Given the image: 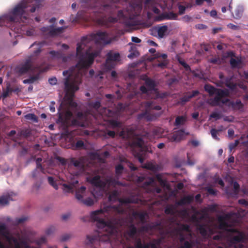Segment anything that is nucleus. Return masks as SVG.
Masks as SVG:
<instances>
[{"mask_svg": "<svg viewBox=\"0 0 248 248\" xmlns=\"http://www.w3.org/2000/svg\"><path fill=\"white\" fill-rule=\"evenodd\" d=\"M208 62L210 63L218 65L221 63V60L219 57L211 58L209 60Z\"/></svg>", "mask_w": 248, "mask_h": 248, "instance_id": "5fc2aeb1", "label": "nucleus"}, {"mask_svg": "<svg viewBox=\"0 0 248 248\" xmlns=\"http://www.w3.org/2000/svg\"><path fill=\"white\" fill-rule=\"evenodd\" d=\"M37 169H39L41 170V171L44 173V169L41 163H36V169L34 170L32 172V177L35 178L37 176V173H39V171L37 170Z\"/></svg>", "mask_w": 248, "mask_h": 248, "instance_id": "c03bdc74", "label": "nucleus"}, {"mask_svg": "<svg viewBox=\"0 0 248 248\" xmlns=\"http://www.w3.org/2000/svg\"><path fill=\"white\" fill-rule=\"evenodd\" d=\"M193 200V197L190 195H188L184 197L177 202V204L179 206H183L186 204L190 203Z\"/></svg>", "mask_w": 248, "mask_h": 248, "instance_id": "b1692460", "label": "nucleus"}, {"mask_svg": "<svg viewBox=\"0 0 248 248\" xmlns=\"http://www.w3.org/2000/svg\"><path fill=\"white\" fill-rule=\"evenodd\" d=\"M124 167L121 164L117 165L115 167V172L117 174H120L122 173Z\"/></svg>", "mask_w": 248, "mask_h": 248, "instance_id": "0e129e2a", "label": "nucleus"}, {"mask_svg": "<svg viewBox=\"0 0 248 248\" xmlns=\"http://www.w3.org/2000/svg\"><path fill=\"white\" fill-rule=\"evenodd\" d=\"M177 18V15L173 12H170L168 13H166L165 14L162 15L160 16V20L163 19H171V20H176Z\"/></svg>", "mask_w": 248, "mask_h": 248, "instance_id": "2f4dec72", "label": "nucleus"}, {"mask_svg": "<svg viewBox=\"0 0 248 248\" xmlns=\"http://www.w3.org/2000/svg\"><path fill=\"white\" fill-rule=\"evenodd\" d=\"M124 131H123L122 132V135H124V137L126 138L127 139H130L131 138H134L135 136V132L133 130H130L127 131V135H124Z\"/></svg>", "mask_w": 248, "mask_h": 248, "instance_id": "3c124183", "label": "nucleus"}, {"mask_svg": "<svg viewBox=\"0 0 248 248\" xmlns=\"http://www.w3.org/2000/svg\"><path fill=\"white\" fill-rule=\"evenodd\" d=\"M135 215L138 216L142 222L144 221L146 216L145 213L143 212H136Z\"/></svg>", "mask_w": 248, "mask_h": 248, "instance_id": "e2e57ef3", "label": "nucleus"}, {"mask_svg": "<svg viewBox=\"0 0 248 248\" xmlns=\"http://www.w3.org/2000/svg\"><path fill=\"white\" fill-rule=\"evenodd\" d=\"M136 181L139 185H142L143 187H146L154 183L155 178L142 174L137 177Z\"/></svg>", "mask_w": 248, "mask_h": 248, "instance_id": "ddd939ff", "label": "nucleus"}, {"mask_svg": "<svg viewBox=\"0 0 248 248\" xmlns=\"http://www.w3.org/2000/svg\"><path fill=\"white\" fill-rule=\"evenodd\" d=\"M177 60L179 63L182 65L186 70L188 71L190 69V66L184 60H182L180 57H177Z\"/></svg>", "mask_w": 248, "mask_h": 248, "instance_id": "8fccbe9b", "label": "nucleus"}, {"mask_svg": "<svg viewBox=\"0 0 248 248\" xmlns=\"http://www.w3.org/2000/svg\"><path fill=\"white\" fill-rule=\"evenodd\" d=\"M195 243L193 240L186 241L178 248H193Z\"/></svg>", "mask_w": 248, "mask_h": 248, "instance_id": "4c0bfd02", "label": "nucleus"}, {"mask_svg": "<svg viewBox=\"0 0 248 248\" xmlns=\"http://www.w3.org/2000/svg\"><path fill=\"white\" fill-rule=\"evenodd\" d=\"M91 183L98 187L104 188L106 186V183L100 179L99 175L94 176L91 180Z\"/></svg>", "mask_w": 248, "mask_h": 248, "instance_id": "aec40b11", "label": "nucleus"}, {"mask_svg": "<svg viewBox=\"0 0 248 248\" xmlns=\"http://www.w3.org/2000/svg\"><path fill=\"white\" fill-rule=\"evenodd\" d=\"M186 120L187 119L186 116H177L175 119V121L174 124L176 126L184 125Z\"/></svg>", "mask_w": 248, "mask_h": 248, "instance_id": "72a5a7b5", "label": "nucleus"}, {"mask_svg": "<svg viewBox=\"0 0 248 248\" xmlns=\"http://www.w3.org/2000/svg\"><path fill=\"white\" fill-rule=\"evenodd\" d=\"M188 134V133H185L184 129H180L173 133L170 137V140L173 141H180L183 139L185 135Z\"/></svg>", "mask_w": 248, "mask_h": 248, "instance_id": "dca6fc26", "label": "nucleus"}, {"mask_svg": "<svg viewBox=\"0 0 248 248\" xmlns=\"http://www.w3.org/2000/svg\"><path fill=\"white\" fill-rule=\"evenodd\" d=\"M83 157H80L78 159L72 158L71 164H72L75 168H72L70 166L69 167V170L71 174L73 176H79L85 171V164Z\"/></svg>", "mask_w": 248, "mask_h": 248, "instance_id": "0eeeda50", "label": "nucleus"}, {"mask_svg": "<svg viewBox=\"0 0 248 248\" xmlns=\"http://www.w3.org/2000/svg\"><path fill=\"white\" fill-rule=\"evenodd\" d=\"M200 92L198 90L193 91L192 92H188L186 94L181 97L179 100V103L181 105H184L191 98L199 95Z\"/></svg>", "mask_w": 248, "mask_h": 248, "instance_id": "4468645a", "label": "nucleus"}, {"mask_svg": "<svg viewBox=\"0 0 248 248\" xmlns=\"http://www.w3.org/2000/svg\"><path fill=\"white\" fill-rule=\"evenodd\" d=\"M165 213L167 215H173L174 214V208L172 206H167L165 209Z\"/></svg>", "mask_w": 248, "mask_h": 248, "instance_id": "4d7b16f0", "label": "nucleus"}, {"mask_svg": "<svg viewBox=\"0 0 248 248\" xmlns=\"http://www.w3.org/2000/svg\"><path fill=\"white\" fill-rule=\"evenodd\" d=\"M230 63L232 69L240 68H241V65L242 63V62L240 59H235L233 58H231L230 60Z\"/></svg>", "mask_w": 248, "mask_h": 248, "instance_id": "cd10ccee", "label": "nucleus"}, {"mask_svg": "<svg viewBox=\"0 0 248 248\" xmlns=\"http://www.w3.org/2000/svg\"><path fill=\"white\" fill-rule=\"evenodd\" d=\"M86 188L84 186H81L79 189L76 191L75 196L76 199L88 206H91L94 204V201L91 198H87L86 199H83V195L85 193Z\"/></svg>", "mask_w": 248, "mask_h": 248, "instance_id": "1a4fd4ad", "label": "nucleus"}, {"mask_svg": "<svg viewBox=\"0 0 248 248\" xmlns=\"http://www.w3.org/2000/svg\"><path fill=\"white\" fill-rule=\"evenodd\" d=\"M156 179L158 181V182L162 186H165L166 183L165 180L163 179L162 177V176L160 174L156 175Z\"/></svg>", "mask_w": 248, "mask_h": 248, "instance_id": "052dcab7", "label": "nucleus"}, {"mask_svg": "<svg viewBox=\"0 0 248 248\" xmlns=\"http://www.w3.org/2000/svg\"><path fill=\"white\" fill-rule=\"evenodd\" d=\"M49 54L51 55L53 58H56L58 59H62V53L61 51H56L52 50L49 52Z\"/></svg>", "mask_w": 248, "mask_h": 248, "instance_id": "ea45409f", "label": "nucleus"}, {"mask_svg": "<svg viewBox=\"0 0 248 248\" xmlns=\"http://www.w3.org/2000/svg\"><path fill=\"white\" fill-rule=\"evenodd\" d=\"M243 10L242 7H238L235 10V18H239L243 15Z\"/></svg>", "mask_w": 248, "mask_h": 248, "instance_id": "09e8293b", "label": "nucleus"}, {"mask_svg": "<svg viewBox=\"0 0 248 248\" xmlns=\"http://www.w3.org/2000/svg\"><path fill=\"white\" fill-rule=\"evenodd\" d=\"M110 124L113 127H118L120 125V123L116 120H110Z\"/></svg>", "mask_w": 248, "mask_h": 248, "instance_id": "338daca9", "label": "nucleus"}, {"mask_svg": "<svg viewBox=\"0 0 248 248\" xmlns=\"http://www.w3.org/2000/svg\"><path fill=\"white\" fill-rule=\"evenodd\" d=\"M204 88L205 91L209 93L210 96L215 94V96L213 98H210L209 101L212 106H219L220 104L224 105L230 101L229 99L224 98L229 95V92L227 89L216 88L210 84H205Z\"/></svg>", "mask_w": 248, "mask_h": 248, "instance_id": "39448f33", "label": "nucleus"}, {"mask_svg": "<svg viewBox=\"0 0 248 248\" xmlns=\"http://www.w3.org/2000/svg\"><path fill=\"white\" fill-rule=\"evenodd\" d=\"M51 29H50L49 36H55L63 32L65 29V27H62L57 28H55L53 26H50Z\"/></svg>", "mask_w": 248, "mask_h": 248, "instance_id": "393cba45", "label": "nucleus"}, {"mask_svg": "<svg viewBox=\"0 0 248 248\" xmlns=\"http://www.w3.org/2000/svg\"><path fill=\"white\" fill-rule=\"evenodd\" d=\"M25 118L28 120H31L33 122H37L38 118L33 113H28L25 116Z\"/></svg>", "mask_w": 248, "mask_h": 248, "instance_id": "79ce46f5", "label": "nucleus"}, {"mask_svg": "<svg viewBox=\"0 0 248 248\" xmlns=\"http://www.w3.org/2000/svg\"><path fill=\"white\" fill-rule=\"evenodd\" d=\"M44 45V43L43 42L39 43L34 42L33 43L31 46L30 47H32L34 46H35L36 47L35 48V50L33 51L32 54L30 56L29 59L32 61L35 59V57L38 56L41 52L42 47Z\"/></svg>", "mask_w": 248, "mask_h": 248, "instance_id": "2eb2a0df", "label": "nucleus"}, {"mask_svg": "<svg viewBox=\"0 0 248 248\" xmlns=\"http://www.w3.org/2000/svg\"><path fill=\"white\" fill-rule=\"evenodd\" d=\"M31 135V131L29 129H22L20 133V135L24 138H28Z\"/></svg>", "mask_w": 248, "mask_h": 248, "instance_id": "de8ad7c7", "label": "nucleus"}, {"mask_svg": "<svg viewBox=\"0 0 248 248\" xmlns=\"http://www.w3.org/2000/svg\"><path fill=\"white\" fill-rule=\"evenodd\" d=\"M38 79V77L37 76H32L30 78L26 79L23 80V83L25 84L26 83H32L36 80Z\"/></svg>", "mask_w": 248, "mask_h": 248, "instance_id": "864d4df0", "label": "nucleus"}, {"mask_svg": "<svg viewBox=\"0 0 248 248\" xmlns=\"http://www.w3.org/2000/svg\"><path fill=\"white\" fill-rule=\"evenodd\" d=\"M155 58L157 59H162L164 60H166L167 58V55L166 54H160V53H156L155 54Z\"/></svg>", "mask_w": 248, "mask_h": 248, "instance_id": "69168bd1", "label": "nucleus"}, {"mask_svg": "<svg viewBox=\"0 0 248 248\" xmlns=\"http://www.w3.org/2000/svg\"><path fill=\"white\" fill-rule=\"evenodd\" d=\"M150 110L145 109L144 112H141L138 115L137 118L138 120H140L142 119H145L148 121H152L155 117L154 115L150 113Z\"/></svg>", "mask_w": 248, "mask_h": 248, "instance_id": "4be33fe9", "label": "nucleus"}, {"mask_svg": "<svg viewBox=\"0 0 248 248\" xmlns=\"http://www.w3.org/2000/svg\"><path fill=\"white\" fill-rule=\"evenodd\" d=\"M0 234L5 237L8 241L10 240L9 237L8 236V232L6 231V227L5 224L0 225Z\"/></svg>", "mask_w": 248, "mask_h": 248, "instance_id": "c9c22d12", "label": "nucleus"}, {"mask_svg": "<svg viewBox=\"0 0 248 248\" xmlns=\"http://www.w3.org/2000/svg\"><path fill=\"white\" fill-rule=\"evenodd\" d=\"M9 238L10 240L8 241L10 242L11 241H12L15 244V248H22L20 243L18 241L16 238L13 237H9Z\"/></svg>", "mask_w": 248, "mask_h": 248, "instance_id": "6e6d98bb", "label": "nucleus"}, {"mask_svg": "<svg viewBox=\"0 0 248 248\" xmlns=\"http://www.w3.org/2000/svg\"><path fill=\"white\" fill-rule=\"evenodd\" d=\"M145 83L146 86L148 87L149 91H155V83L154 80L150 78H147L145 80Z\"/></svg>", "mask_w": 248, "mask_h": 248, "instance_id": "7c9ffc66", "label": "nucleus"}, {"mask_svg": "<svg viewBox=\"0 0 248 248\" xmlns=\"http://www.w3.org/2000/svg\"><path fill=\"white\" fill-rule=\"evenodd\" d=\"M145 109L147 110H160L162 108L159 105H155V100L146 101L143 103Z\"/></svg>", "mask_w": 248, "mask_h": 248, "instance_id": "a211bd4d", "label": "nucleus"}, {"mask_svg": "<svg viewBox=\"0 0 248 248\" xmlns=\"http://www.w3.org/2000/svg\"><path fill=\"white\" fill-rule=\"evenodd\" d=\"M120 58V55L119 53H114L112 51H109L107 55V59L105 62L106 67L108 69L113 68L114 65L112 63L119 61Z\"/></svg>", "mask_w": 248, "mask_h": 248, "instance_id": "9b49d317", "label": "nucleus"}, {"mask_svg": "<svg viewBox=\"0 0 248 248\" xmlns=\"http://www.w3.org/2000/svg\"><path fill=\"white\" fill-rule=\"evenodd\" d=\"M210 117L215 118L216 120H218L221 118V115L217 112H213L210 114Z\"/></svg>", "mask_w": 248, "mask_h": 248, "instance_id": "774afa93", "label": "nucleus"}, {"mask_svg": "<svg viewBox=\"0 0 248 248\" xmlns=\"http://www.w3.org/2000/svg\"><path fill=\"white\" fill-rule=\"evenodd\" d=\"M229 235L230 237V242L232 245L245 243L247 241V239L245 233L237 229H230L229 230Z\"/></svg>", "mask_w": 248, "mask_h": 248, "instance_id": "6e6552de", "label": "nucleus"}, {"mask_svg": "<svg viewBox=\"0 0 248 248\" xmlns=\"http://www.w3.org/2000/svg\"><path fill=\"white\" fill-rule=\"evenodd\" d=\"M90 108L97 110L101 107V103L99 101H91L88 103Z\"/></svg>", "mask_w": 248, "mask_h": 248, "instance_id": "58836bf2", "label": "nucleus"}, {"mask_svg": "<svg viewBox=\"0 0 248 248\" xmlns=\"http://www.w3.org/2000/svg\"><path fill=\"white\" fill-rule=\"evenodd\" d=\"M84 116L82 112H78L77 114V117L76 118L74 119L72 121V124L74 125H78V126H82L83 125V124H82L80 122H79L80 120H82L84 118Z\"/></svg>", "mask_w": 248, "mask_h": 248, "instance_id": "bb28decb", "label": "nucleus"}, {"mask_svg": "<svg viewBox=\"0 0 248 248\" xmlns=\"http://www.w3.org/2000/svg\"><path fill=\"white\" fill-rule=\"evenodd\" d=\"M219 228L227 231L229 233V230L231 228H229L228 224L225 221H220L219 225Z\"/></svg>", "mask_w": 248, "mask_h": 248, "instance_id": "49530a36", "label": "nucleus"}, {"mask_svg": "<svg viewBox=\"0 0 248 248\" xmlns=\"http://www.w3.org/2000/svg\"><path fill=\"white\" fill-rule=\"evenodd\" d=\"M197 229L202 237H207L209 236L208 232L211 231V230L209 228H207L206 225L199 224L197 225Z\"/></svg>", "mask_w": 248, "mask_h": 248, "instance_id": "412c9836", "label": "nucleus"}, {"mask_svg": "<svg viewBox=\"0 0 248 248\" xmlns=\"http://www.w3.org/2000/svg\"><path fill=\"white\" fill-rule=\"evenodd\" d=\"M154 30L157 32L158 37L159 38H162L165 36L168 31V27L166 25L155 27Z\"/></svg>", "mask_w": 248, "mask_h": 248, "instance_id": "5701e85b", "label": "nucleus"}, {"mask_svg": "<svg viewBox=\"0 0 248 248\" xmlns=\"http://www.w3.org/2000/svg\"><path fill=\"white\" fill-rule=\"evenodd\" d=\"M128 45L130 46V49L129 50L130 53L128 54L127 57L130 59H133L136 57L139 53L136 50V46L134 44L132 43H129Z\"/></svg>", "mask_w": 248, "mask_h": 248, "instance_id": "c756f323", "label": "nucleus"}, {"mask_svg": "<svg viewBox=\"0 0 248 248\" xmlns=\"http://www.w3.org/2000/svg\"><path fill=\"white\" fill-rule=\"evenodd\" d=\"M98 237L96 235H87V239L89 241L90 244H93L94 242L97 240Z\"/></svg>", "mask_w": 248, "mask_h": 248, "instance_id": "bf43d9fd", "label": "nucleus"}, {"mask_svg": "<svg viewBox=\"0 0 248 248\" xmlns=\"http://www.w3.org/2000/svg\"><path fill=\"white\" fill-rule=\"evenodd\" d=\"M114 212L116 214H120L123 213L124 210L118 206H110L93 211L91 214V218L96 222V226L99 229H105L108 231V233L112 234L115 231L114 224H118L120 219L113 220V218L109 221H106L105 218L109 215L110 212Z\"/></svg>", "mask_w": 248, "mask_h": 248, "instance_id": "7ed1b4c3", "label": "nucleus"}, {"mask_svg": "<svg viewBox=\"0 0 248 248\" xmlns=\"http://www.w3.org/2000/svg\"><path fill=\"white\" fill-rule=\"evenodd\" d=\"M142 167L144 169H146L153 171H155L157 170V166L151 162H148L144 164Z\"/></svg>", "mask_w": 248, "mask_h": 248, "instance_id": "e433bc0d", "label": "nucleus"}, {"mask_svg": "<svg viewBox=\"0 0 248 248\" xmlns=\"http://www.w3.org/2000/svg\"><path fill=\"white\" fill-rule=\"evenodd\" d=\"M41 0H23L13 9L12 14L0 17V26L5 25V20L10 22H20L22 18L27 19L26 12L28 11V8L31 7L29 10L31 13H34L36 8L38 6Z\"/></svg>", "mask_w": 248, "mask_h": 248, "instance_id": "20e7f679", "label": "nucleus"}, {"mask_svg": "<svg viewBox=\"0 0 248 248\" xmlns=\"http://www.w3.org/2000/svg\"><path fill=\"white\" fill-rule=\"evenodd\" d=\"M144 140L141 137H135L131 142V147L133 148V154L138 158L139 162L142 163L145 154L144 148L143 147Z\"/></svg>", "mask_w": 248, "mask_h": 248, "instance_id": "423d86ee", "label": "nucleus"}, {"mask_svg": "<svg viewBox=\"0 0 248 248\" xmlns=\"http://www.w3.org/2000/svg\"><path fill=\"white\" fill-rule=\"evenodd\" d=\"M117 7L114 3L110 4H98L90 6L88 12L80 11L78 12V16L84 20H92L98 24L109 27L111 23L117 22L118 18L126 27L135 26L134 18L138 16L142 10V5L140 3H131L127 8L128 16L124 15L122 10L117 13V17L111 16H107L106 15H114L116 13Z\"/></svg>", "mask_w": 248, "mask_h": 248, "instance_id": "f03ea898", "label": "nucleus"}, {"mask_svg": "<svg viewBox=\"0 0 248 248\" xmlns=\"http://www.w3.org/2000/svg\"><path fill=\"white\" fill-rule=\"evenodd\" d=\"M232 77H228L225 80V84L226 86L232 90H234L236 89L237 85L236 83L232 81Z\"/></svg>", "mask_w": 248, "mask_h": 248, "instance_id": "473e14b6", "label": "nucleus"}, {"mask_svg": "<svg viewBox=\"0 0 248 248\" xmlns=\"http://www.w3.org/2000/svg\"><path fill=\"white\" fill-rule=\"evenodd\" d=\"M59 119L58 120L60 122L65 124L67 123V121H69L73 116V113L69 110L66 111L64 114H62V113H59Z\"/></svg>", "mask_w": 248, "mask_h": 248, "instance_id": "6ab92c4d", "label": "nucleus"}, {"mask_svg": "<svg viewBox=\"0 0 248 248\" xmlns=\"http://www.w3.org/2000/svg\"><path fill=\"white\" fill-rule=\"evenodd\" d=\"M55 159L58 161L62 166H65L67 163V160L66 159L58 155L55 156Z\"/></svg>", "mask_w": 248, "mask_h": 248, "instance_id": "603ef678", "label": "nucleus"}, {"mask_svg": "<svg viewBox=\"0 0 248 248\" xmlns=\"http://www.w3.org/2000/svg\"><path fill=\"white\" fill-rule=\"evenodd\" d=\"M75 149H85V145L84 142L81 140H78L77 141L74 146Z\"/></svg>", "mask_w": 248, "mask_h": 248, "instance_id": "a18cd8bd", "label": "nucleus"}, {"mask_svg": "<svg viewBox=\"0 0 248 248\" xmlns=\"http://www.w3.org/2000/svg\"><path fill=\"white\" fill-rule=\"evenodd\" d=\"M179 231H190V227L188 224H182L179 227Z\"/></svg>", "mask_w": 248, "mask_h": 248, "instance_id": "13d9d810", "label": "nucleus"}, {"mask_svg": "<svg viewBox=\"0 0 248 248\" xmlns=\"http://www.w3.org/2000/svg\"><path fill=\"white\" fill-rule=\"evenodd\" d=\"M62 186L63 187V190L64 192L66 193H71L73 192V186L70 184L68 185L65 183L62 184Z\"/></svg>", "mask_w": 248, "mask_h": 248, "instance_id": "a19ab883", "label": "nucleus"}, {"mask_svg": "<svg viewBox=\"0 0 248 248\" xmlns=\"http://www.w3.org/2000/svg\"><path fill=\"white\" fill-rule=\"evenodd\" d=\"M45 71L42 70L41 67L39 65L34 67L32 61L29 59L26 60L25 62L21 66L19 69V72L21 74H26L29 71L33 72L34 71L44 72Z\"/></svg>", "mask_w": 248, "mask_h": 248, "instance_id": "9d476101", "label": "nucleus"}, {"mask_svg": "<svg viewBox=\"0 0 248 248\" xmlns=\"http://www.w3.org/2000/svg\"><path fill=\"white\" fill-rule=\"evenodd\" d=\"M137 232V229L133 224H130L127 228L126 234L131 238H134Z\"/></svg>", "mask_w": 248, "mask_h": 248, "instance_id": "a878e982", "label": "nucleus"}, {"mask_svg": "<svg viewBox=\"0 0 248 248\" xmlns=\"http://www.w3.org/2000/svg\"><path fill=\"white\" fill-rule=\"evenodd\" d=\"M149 246L147 244H142L141 239L140 238L136 237L135 239L134 248H149Z\"/></svg>", "mask_w": 248, "mask_h": 248, "instance_id": "f704fd0d", "label": "nucleus"}, {"mask_svg": "<svg viewBox=\"0 0 248 248\" xmlns=\"http://www.w3.org/2000/svg\"><path fill=\"white\" fill-rule=\"evenodd\" d=\"M231 104L233 107L237 108L238 109H240L243 107V104L240 99H237L235 102L232 101Z\"/></svg>", "mask_w": 248, "mask_h": 248, "instance_id": "37998d69", "label": "nucleus"}, {"mask_svg": "<svg viewBox=\"0 0 248 248\" xmlns=\"http://www.w3.org/2000/svg\"><path fill=\"white\" fill-rule=\"evenodd\" d=\"M119 193L117 190H113L109 193L108 196V200L109 201H118L120 203L127 204L133 202L129 198L122 199L119 198Z\"/></svg>", "mask_w": 248, "mask_h": 248, "instance_id": "f8f14e48", "label": "nucleus"}, {"mask_svg": "<svg viewBox=\"0 0 248 248\" xmlns=\"http://www.w3.org/2000/svg\"><path fill=\"white\" fill-rule=\"evenodd\" d=\"M105 112L106 114L109 117H113L115 116L116 114L114 111L109 109H105Z\"/></svg>", "mask_w": 248, "mask_h": 248, "instance_id": "680f3d73", "label": "nucleus"}, {"mask_svg": "<svg viewBox=\"0 0 248 248\" xmlns=\"http://www.w3.org/2000/svg\"><path fill=\"white\" fill-rule=\"evenodd\" d=\"M106 186L108 185V186H113L114 187L117 186H122L123 184L120 181L113 178L107 179L105 181Z\"/></svg>", "mask_w": 248, "mask_h": 248, "instance_id": "c85d7f7f", "label": "nucleus"}, {"mask_svg": "<svg viewBox=\"0 0 248 248\" xmlns=\"http://www.w3.org/2000/svg\"><path fill=\"white\" fill-rule=\"evenodd\" d=\"M93 41L96 44H108L111 42L108 34L106 31H98L96 33H92L88 36L82 37L80 43H78L76 55L78 62L75 66H72L68 70L63 71L64 76H68L64 79L65 97L67 98L70 104L76 106L77 104L73 102L75 93L78 90L79 85L81 83V70L89 68L93 63L94 59L99 55L100 52L95 51L89 52L86 51L82 52L84 47L87 46L91 41Z\"/></svg>", "mask_w": 248, "mask_h": 248, "instance_id": "f257e3e1", "label": "nucleus"}, {"mask_svg": "<svg viewBox=\"0 0 248 248\" xmlns=\"http://www.w3.org/2000/svg\"><path fill=\"white\" fill-rule=\"evenodd\" d=\"M13 196H16V194L13 192L1 196L0 197V204L2 206L8 204L10 201L15 200L13 197Z\"/></svg>", "mask_w": 248, "mask_h": 248, "instance_id": "f3484780", "label": "nucleus"}]
</instances>
